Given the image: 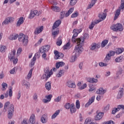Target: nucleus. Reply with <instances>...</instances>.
I'll list each match as a JSON object with an SVG mask.
<instances>
[{
  "label": "nucleus",
  "instance_id": "nucleus-44",
  "mask_svg": "<svg viewBox=\"0 0 124 124\" xmlns=\"http://www.w3.org/2000/svg\"><path fill=\"white\" fill-rule=\"evenodd\" d=\"M76 106L77 109H80V101L79 100H77L76 103Z\"/></svg>",
  "mask_w": 124,
  "mask_h": 124
},
{
  "label": "nucleus",
  "instance_id": "nucleus-46",
  "mask_svg": "<svg viewBox=\"0 0 124 124\" xmlns=\"http://www.w3.org/2000/svg\"><path fill=\"white\" fill-rule=\"evenodd\" d=\"M78 0H71L70 4V5H75Z\"/></svg>",
  "mask_w": 124,
  "mask_h": 124
},
{
  "label": "nucleus",
  "instance_id": "nucleus-52",
  "mask_svg": "<svg viewBox=\"0 0 124 124\" xmlns=\"http://www.w3.org/2000/svg\"><path fill=\"white\" fill-rule=\"evenodd\" d=\"M65 12L64 11L61 12L60 13V19H63L64 18Z\"/></svg>",
  "mask_w": 124,
  "mask_h": 124
},
{
  "label": "nucleus",
  "instance_id": "nucleus-1",
  "mask_svg": "<svg viewBox=\"0 0 124 124\" xmlns=\"http://www.w3.org/2000/svg\"><path fill=\"white\" fill-rule=\"evenodd\" d=\"M83 51V47L81 46L78 45L75 46V48L74 51L72 53V56L70 60L71 62H74L76 59H77V57H79L80 53L81 52Z\"/></svg>",
  "mask_w": 124,
  "mask_h": 124
},
{
  "label": "nucleus",
  "instance_id": "nucleus-27",
  "mask_svg": "<svg viewBox=\"0 0 124 124\" xmlns=\"http://www.w3.org/2000/svg\"><path fill=\"white\" fill-rule=\"evenodd\" d=\"M124 60V56H120L115 59L116 62H122Z\"/></svg>",
  "mask_w": 124,
  "mask_h": 124
},
{
  "label": "nucleus",
  "instance_id": "nucleus-28",
  "mask_svg": "<svg viewBox=\"0 0 124 124\" xmlns=\"http://www.w3.org/2000/svg\"><path fill=\"white\" fill-rule=\"evenodd\" d=\"M22 85H24V86H25V87L29 89L30 88V82H28V81L26 80H22Z\"/></svg>",
  "mask_w": 124,
  "mask_h": 124
},
{
  "label": "nucleus",
  "instance_id": "nucleus-38",
  "mask_svg": "<svg viewBox=\"0 0 124 124\" xmlns=\"http://www.w3.org/2000/svg\"><path fill=\"white\" fill-rule=\"evenodd\" d=\"M5 50H6V46H0V51L1 53H4Z\"/></svg>",
  "mask_w": 124,
  "mask_h": 124
},
{
  "label": "nucleus",
  "instance_id": "nucleus-13",
  "mask_svg": "<svg viewBox=\"0 0 124 124\" xmlns=\"http://www.w3.org/2000/svg\"><path fill=\"white\" fill-rule=\"evenodd\" d=\"M103 116H104V112L98 113L95 116V120L99 121V120H101Z\"/></svg>",
  "mask_w": 124,
  "mask_h": 124
},
{
  "label": "nucleus",
  "instance_id": "nucleus-48",
  "mask_svg": "<svg viewBox=\"0 0 124 124\" xmlns=\"http://www.w3.org/2000/svg\"><path fill=\"white\" fill-rule=\"evenodd\" d=\"M69 47H70V43H69V42L67 43L65 46H63V49L66 50L68 49Z\"/></svg>",
  "mask_w": 124,
  "mask_h": 124
},
{
  "label": "nucleus",
  "instance_id": "nucleus-61",
  "mask_svg": "<svg viewBox=\"0 0 124 124\" xmlns=\"http://www.w3.org/2000/svg\"><path fill=\"white\" fill-rule=\"evenodd\" d=\"M21 124H28V120L27 119H24L21 122Z\"/></svg>",
  "mask_w": 124,
  "mask_h": 124
},
{
  "label": "nucleus",
  "instance_id": "nucleus-5",
  "mask_svg": "<svg viewBox=\"0 0 124 124\" xmlns=\"http://www.w3.org/2000/svg\"><path fill=\"white\" fill-rule=\"evenodd\" d=\"M111 30H112L114 31H123L124 28H123V25H122V24L117 23L116 25L111 26Z\"/></svg>",
  "mask_w": 124,
  "mask_h": 124
},
{
  "label": "nucleus",
  "instance_id": "nucleus-16",
  "mask_svg": "<svg viewBox=\"0 0 124 124\" xmlns=\"http://www.w3.org/2000/svg\"><path fill=\"white\" fill-rule=\"evenodd\" d=\"M52 97H53V95H52V94H49L47 96H46L45 97L46 99H43V102L44 103H47V102H49V101H51V99H52Z\"/></svg>",
  "mask_w": 124,
  "mask_h": 124
},
{
  "label": "nucleus",
  "instance_id": "nucleus-45",
  "mask_svg": "<svg viewBox=\"0 0 124 124\" xmlns=\"http://www.w3.org/2000/svg\"><path fill=\"white\" fill-rule=\"evenodd\" d=\"M32 75V69L30 70V72L28 75V79H31V75Z\"/></svg>",
  "mask_w": 124,
  "mask_h": 124
},
{
  "label": "nucleus",
  "instance_id": "nucleus-30",
  "mask_svg": "<svg viewBox=\"0 0 124 124\" xmlns=\"http://www.w3.org/2000/svg\"><path fill=\"white\" fill-rule=\"evenodd\" d=\"M52 9L55 12H59V11H61V9L57 6H53L52 7Z\"/></svg>",
  "mask_w": 124,
  "mask_h": 124
},
{
  "label": "nucleus",
  "instance_id": "nucleus-55",
  "mask_svg": "<svg viewBox=\"0 0 124 124\" xmlns=\"http://www.w3.org/2000/svg\"><path fill=\"white\" fill-rule=\"evenodd\" d=\"M22 48L19 47L17 50V53H16V55L17 56H20V54H21V52H22Z\"/></svg>",
  "mask_w": 124,
  "mask_h": 124
},
{
  "label": "nucleus",
  "instance_id": "nucleus-60",
  "mask_svg": "<svg viewBox=\"0 0 124 124\" xmlns=\"http://www.w3.org/2000/svg\"><path fill=\"white\" fill-rule=\"evenodd\" d=\"M74 31H76L78 33V34H79V33H80V32L82 31V29H74Z\"/></svg>",
  "mask_w": 124,
  "mask_h": 124
},
{
  "label": "nucleus",
  "instance_id": "nucleus-12",
  "mask_svg": "<svg viewBox=\"0 0 124 124\" xmlns=\"http://www.w3.org/2000/svg\"><path fill=\"white\" fill-rule=\"evenodd\" d=\"M13 21H14V18L13 17H7L2 22V25H8L9 23H12Z\"/></svg>",
  "mask_w": 124,
  "mask_h": 124
},
{
  "label": "nucleus",
  "instance_id": "nucleus-49",
  "mask_svg": "<svg viewBox=\"0 0 124 124\" xmlns=\"http://www.w3.org/2000/svg\"><path fill=\"white\" fill-rule=\"evenodd\" d=\"M99 66L103 67V66H107V65H108V64L106 63L100 62L99 63Z\"/></svg>",
  "mask_w": 124,
  "mask_h": 124
},
{
  "label": "nucleus",
  "instance_id": "nucleus-17",
  "mask_svg": "<svg viewBox=\"0 0 124 124\" xmlns=\"http://www.w3.org/2000/svg\"><path fill=\"white\" fill-rule=\"evenodd\" d=\"M15 55H16V51L13 50L11 52V53H9L8 55L9 59H10V61H12L13 60H14V58H15Z\"/></svg>",
  "mask_w": 124,
  "mask_h": 124
},
{
  "label": "nucleus",
  "instance_id": "nucleus-21",
  "mask_svg": "<svg viewBox=\"0 0 124 124\" xmlns=\"http://www.w3.org/2000/svg\"><path fill=\"white\" fill-rule=\"evenodd\" d=\"M47 120L48 115L46 114H44L41 119V121L43 124H46V122L48 121Z\"/></svg>",
  "mask_w": 124,
  "mask_h": 124
},
{
  "label": "nucleus",
  "instance_id": "nucleus-8",
  "mask_svg": "<svg viewBox=\"0 0 124 124\" xmlns=\"http://www.w3.org/2000/svg\"><path fill=\"white\" fill-rule=\"evenodd\" d=\"M54 53L55 55V60H60L61 59H62L64 57L63 54H62V53L59 52L58 50H54Z\"/></svg>",
  "mask_w": 124,
  "mask_h": 124
},
{
  "label": "nucleus",
  "instance_id": "nucleus-58",
  "mask_svg": "<svg viewBox=\"0 0 124 124\" xmlns=\"http://www.w3.org/2000/svg\"><path fill=\"white\" fill-rule=\"evenodd\" d=\"M30 19H32L34 16H35V15L33 13L32 11H31L30 15Z\"/></svg>",
  "mask_w": 124,
  "mask_h": 124
},
{
  "label": "nucleus",
  "instance_id": "nucleus-34",
  "mask_svg": "<svg viewBox=\"0 0 124 124\" xmlns=\"http://www.w3.org/2000/svg\"><path fill=\"white\" fill-rule=\"evenodd\" d=\"M124 51V48H118L116 51V53L117 55H120V54H122Z\"/></svg>",
  "mask_w": 124,
  "mask_h": 124
},
{
  "label": "nucleus",
  "instance_id": "nucleus-54",
  "mask_svg": "<svg viewBox=\"0 0 124 124\" xmlns=\"http://www.w3.org/2000/svg\"><path fill=\"white\" fill-rule=\"evenodd\" d=\"M95 25V24L94 23V22H92L91 24L89 26V27L90 30H93Z\"/></svg>",
  "mask_w": 124,
  "mask_h": 124
},
{
  "label": "nucleus",
  "instance_id": "nucleus-50",
  "mask_svg": "<svg viewBox=\"0 0 124 124\" xmlns=\"http://www.w3.org/2000/svg\"><path fill=\"white\" fill-rule=\"evenodd\" d=\"M61 99H62V96H58L57 98H56L54 99V101H55V102H60Z\"/></svg>",
  "mask_w": 124,
  "mask_h": 124
},
{
  "label": "nucleus",
  "instance_id": "nucleus-51",
  "mask_svg": "<svg viewBox=\"0 0 124 124\" xmlns=\"http://www.w3.org/2000/svg\"><path fill=\"white\" fill-rule=\"evenodd\" d=\"M87 88V84L84 83L82 86H81L80 87L78 88L79 90H84V89H86Z\"/></svg>",
  "mask_w": 124,
  "mask_h": 124
},
{
  "label": "nucleus",
  "instance_id": "nucleus-47",
  "mask_svg": "<svg viewBox=\"0 0 124 124\" xmlns=\"http://www.w3.org/2000/svg\"><path fill=\"white\" fill-rule=\"evenodd\" d=\"M9 95L10 97H11L13 95L12 86H11L10 88L9 89Z\"/></svg>",
  "mask_w": 124,
  "mask_h": 124
},
{
  "label": "nucleus",
  "instance_id": "nucleus-62",
  "mask_svg": "<svg viewBox=\"0 0 124 124\" xmlns=\"http://www.w3.org/2000/svg\"><path fill=\"white\" fill-rule=\"evenodd\" d=\"M46 56H47V55L45 52H44V54L42 55V57L44 58V60H46V61L48 60V59L46 58Z\"/></svg>",
  "mask_w": 124,
  "mask_h": 124
},
{
  "label": "nucleus",
  "instance_id": "nucleus-4",
  "mask_svg": "<svg viewBox=\"0 0 124 124\" xmlns=\"http://www.w3.org/2000/svg\"><path fill=\"white\" fill-rule=\"evenodd\" d=\"M44 72L46 80H48V79L51 77L52 74H53V70L52 69L50 70L49 67H46L45 68Z\"/></svg>",
  "mask_w": 124,
  "mask_h": 124
},
{
  "label": "nucleus",
  "instance_id": "nucleus-57",
  "mask_svg": "<svg viewBox=\"0 0 124 124\" xmlns=\"http://www.w3.org/2000/svg\"><path fill=\"white\" fill-rule=\"evenodd\" d=\"M92 84H94V83H97L98 82V80L97 79H95L93 78H92Z\"/></svg>",
  "mask_w": 124,
  "mask_h": 124
},
{
  "label": "nucleus",
  "instance_id": "nucleus-6",
  "mask_svg": "<svg viewBox=\"0 0 124 124\" xmlns=\"http://www.w3.org/2000/svg\"><path fill=\"white\" fill-rule=\"evenodd\" d=\"M72 42H74L75 43H76V42H77L78 45H77V46H78V45H79V46H81V47H82V45H83V43H84V39H83V38L82 37L75 39V37H72Z\"/></svg>",
  "mask_w": 124,
  "mask_h": 124
},
{
  "label": "nucleus",
  "instance_id": "nucleus-63",
  "mask_svg": "<svg viewBox=\"0 0 124 124\" xmlns=\"http://www.w3.org/2000/svg\"><path fill=\"white\" fill-rule=\"evenodd\" d=\"M83 38V40H84V39H87V38H89V34H87V33L84 34L83 38Z\"/></svg>",
  "mask_w": 124,
  "mask_h": 124
},
{
  "label": "nucleus",
  "instance_id": "nucleus-43",
  "mask_svg": "<svg viewBox=\"0 0 124 124\" xmlns=\"http://www.w3.org/2000/svg\"><path fill=\"white\" fill-rule=\"evenodd\" d=\"M96 2H94V1L92 0V3L89 4L87 7L88 9H90L91 7H93V6L95 4Z\"/></svg>",
  "mask_w": 124,
  "mask_h": 124
},
{
  "label": "nucleus",
  "instance_id": "nucleus-36",
  "mask_svg": "<svg viewBox=\"0 0 124 124\" xmlns=\"http://www.w3.org/2000/svg\"><path fill=\"white\" fill-rule=\"evenodd\" d=\"M73 8H71L69 10V11L65 14V16L68 17L72 12H73Z\"/></svg>",
  "mask_w": 124,
  "mask_h": 124
},
{
  "label": "nucleus",
  "instance_id": "nucleus-31",
  "mask_svg": "<svg viewBox=\"0 0 124 124\" xmlns=\"http://www.w3.org/2000/svg\"><path fill=\"white\" fill-rule=\"evenodd\" d=\"M45 87L47 91H50L51 90V83L50 82H46Z\"/></svg>",
  "mask_w": 124,
  "mask_h": 124
},
{
  "label": "nucleus",
  "instance_id": "nucleus-40",
  "mask_svg": "<svg viewBox=\"0 0 124 124\" xmlns=\"http://www.w3.org/2000/svg\"><path fill=\"white\" fill-rule=\"evenodd\" d=\"M123 73V68H121V67H118V71L117 72V75H121Z\"/></svg>",
  "mask_w": 124,
  "mask_h": 124
},
{
  "label": "nucleus",
  "instance_id": "nucleus-14",
  "mask_svg": "<svg viewBox=\"0 0 124 124\" xmlns=\"http://www.w3.org/2000/svg\"><path fill=\"white\" fill-rule=\"evenodd\" d=\"M62 23V20L61 19H59L58 20L56 21L54 24L52 26V30H55L57 28L60 27Z\"/></svg>",
  "mask_w": 124,
  "mask_h": 124
},
{
  "label": "nucleus",
  "instance_id": "nucleus-11",
  "mask_svg": "<svg viewBox=\"0 0 124 124\" xmlns=\"http://www.w3.org/2000/svg\"><path fill=\"white\" fill-rule=\"evenodd\" d=\"M64 64H65V63L62 62H57L56 63V68H53V71H57V70H58V68H60V67H62V66H63L64 65Z\"/></svg>",
  "mask_w": 124,
  "mask_h": 124
},
{
  "label": "nucleus",
  "instance_id": "nucleus-25",
  "mask_svg": "<svg viewBox=\"0 0 124 124\" xmlns=\"http://www.w3.org/2000/svg\"><path fill=\"white\" fill-rule=\"evenodd\" d=\"M24 23V17H21L19 18L18 21L17 22L16 25L17 27H20L22 24Z\"/></svg>",
  "mask_w": 124,
  "mask_h": 124
},
{
  "label": "nucleus",
  "instance_id": "nucleus-35",
  "mask_svg": "<svg viewBox=\"0 0 124 124\" xmlns=\"http://www.w3.org/2000/svg\"><path fill=\"white\" fill-rule=\"evenodd\" d=\"M9 104H10V102H7L5 103V104L4 106V109H3L4 112H6V111H7V110L6 109V108H7V107H8V106H9Z\"/></svg>",
  "mask_w": 124,
  "mask_h": 124
},
{
  "label": "nucleus",
  "instance_id": "nucleus-32",
  "mask_svg": "<svg viewBox=\"0 0 124 124\" xmlns=\"http://www.w3.org/2000/svg\"><path fill=\"white\" fill-rule=\"evenodd\" d=\"M59 114H60V110H57L51 116V119L52 120L55 119L56 117H57V116H58V115H59Z\"/></svg>",
  "mask_w": 124,
  "mask_h": 124
},
{
  "label": "nucleus",
  "instance_id": "nucleus-24",
  "mask_svg": "<svg viewBox=\"0 0 124 124\" xmlns=\"http://www.w3.org/2000/svg\"><path fill=\"white\" fill-rule=\"evenodd\" d=\"M124 96V88H121L119 91V93L117 96V99H120Z\"/></svg>",
  "mask_w": 124,
  "mask_h": 124
},
{
  "label": "nucleus",
  "instance_id": "nucleus-20",
  "mask_svg": "<svg viewBox=\"0 0 124 124\" xmlns=\"http://www.w3.org/2000/svg\"><path fill=\"white\" fill-rule=\"evenodd\" d=\"M106 16H107V14L105 13H100L98 15V17L100 20L102 21H104L105 20V18H106Z\"/></svg>",
  "mask_w": 124,
  "mask_h": 124
},
{
  "label": "nucleus",
  "instance_id": "nucleus-37",
  "mask_svg": "<svg viewBox=\"0 0 124 124\" xmlns=\"http://www.w3.org/2000/svg\"><path fill=\"white\" fill-rule=\"evenodd\" d=\"M1 86L2 87V90L3 91V92H4V91L6 90V88H7V84H6V83L3 82L1 84Z\"/></svg>",
  "mask_w": 124,
  "mask_h": 124
},
{
  "label": "nucleus",
  "instance_id": "nucleus-9",
  "mask_svg": "<svg viewBox=\"0 0 124 124\" xmlns=\"http://www.w3.org/2000/svg\"><path fill=\"white\" fill-rule=\"evenodd\" d=\"M115 54V51H110L109 53L107 55L106 58H105L104 60V62H108L111 60V57H112V56H114Z\"/></svg>",
  "mask_w": 124,
  "mask_h": 124
},
{
  "label": "nucleus",
  "instance_id": "nucleus-39",
  "mask_svg": "<svg viewBox=\"0 0 124 124\" xmlns=\"http://www.w3.org/2000/svg\"><path fill=\"white\" fill-rule=\"evenodd\" d=\"M62 40L60 37L58 38L57 45H58V46H61L62 45Z\"/></svg>",
  "mask_w": 124,
  "mask_h": 124
},
{
  "label": "nucleus",
  "instance_id": "nucleus-56",
  "mask_svg": "<svg viewBox=\"0 0 124 124\" xmlns=\"http://www.w3.org/2000/svg\"><path fill=\"white\" fill-rule=\"evenodd\" d=\"M16 67L14 68L13 69L10 70V73L11 74H15V73H16Z\"/></svg>",
  "mask_w": 124,
  "mask_h": 124
},
{
  "label": "nucleus",
  "instance_id": "nucleus-59",
  "mask_svg": "<svg viewBox=\"0 0 124 124\" xmlns=\"http://www.w3.org/2000/svg\"><path fill=\"white\" fill-rule=\"evenodd\" d=\"M70 103H66L65 105V108H66V109H70Z\"/></svg>",
  "mask_w": 124,
  "mask_h": 124
},
{
  "label": "nucleus",
  "instance_id": "nucleus-29",
  "mask_svg": "<svg viewBox=\"0 0 124 124\" xmlns=\"http://www.w3.org/2000/svg\"><path fill=\"white\" fill-rule=\"evenodd\" d=\"M17 38H18V34L11 35L9 37L10 40H15V39H17Z\"/></svg>",
  "mask_w": 124,
  "mask_h": 124
},
{
  "label": "nucleus",
  "instance_id": "nucleus-33",
  "mask_svg": "<svg viewBox=\"0 0 124 124\" xmlns=\"http://www.w3.org/2000/svg\"><path fill=\"white\" fill-rule=\"evenodd\" d=\"M107 43H108V40H104L103 42H102L101 44L102 48H104V46L107 45Z\"/></svg>",
  "mask_w": 124,
  "mask_h": 124
},
{
  "label": "nucleus",
  "instance_id": "nucleus-53",
  "mask_svg": "<svg viewBox=\"0 0 124 124\" xmlns=\"http://www.w3.org/2000/svg\"><path fill=\"white\" fill-rule=\"evenodd\" d=\"M63 75V74L62 73V72L60 71L59 72L58 74L56 75L57 77L60 78L62 77Z\"/></svg>",
  "mask_w": 124,
  "mask_h": 124
},
{
  "label": "nucleus",
  "instance_id": "nucleus-7",
  "mask_svg": "<svg viewBox=\"0 0 124 124\" xmlns=\"http://www.w3.org/2000/svg\"><path fill=\"white\" fill-rule=\"evenodd\" d=\"M13 113H14V105L11 104L8 110V119H12V117H13Z\"/></svg>",
  "mask_w": 124,
  "mask_h": 124
},
{
  "label": "nucleus",
  "instance_id": "nucleus-23",
  "mask_svg": "<svg viewBox=\"0 0 124 124\" xmlns=\"http://www.w3.org/2000/svg\"><path fill=\"white\" fill-rule=\"evenodd\" d=\"M66 85L67 87H68L69 88H71L72 89H74V88L76 87L75 83L72 82V81H68L67 82Z\"/></svg>",
  "mask_w": 124,
  "mask_h": 124
},
{
  "label": "nucleus",
  "instance_id": "nucleus-22",
  "mask_svg": "<svg viewBox=\"0 0 124 124\" xmlns=\"http://www.w3.org/2000/svg\"><path fill=\"white\" fill-rule=\"evenodd\" d=\"M35 123V115L32 114L29 120V124H34Z\"/></svg>",
  "mask_w": 124,
  "mask_h": 124
},
{
  "label": "nucleus",
  "instance_id": "nucleus-3",
  "mask_svg": "<svg viewBox=\"0 0 124 124\" xmlns=\"http://www.w3.org/2000/svg\"><path fill=\"white\" fill-rule=\"evenodd\" d=\"M124 0H121V4L119 8L116 10L115 15L114 17L113 20L115 21L118 19V17L120 16L121 14V10H124Z\"/></svg>",
  "mask_w": 124,
  "mask_h": 124
},
{
  "label": "nucleus",
  "instance_id": "nucleus-19",
  "mask_svg": "<svg viewBox=\"0 0 124 124\" xmlns=\"http://www.w3.org/2000/svg\"><path fill=\"white\" fill-rule=\"evenodd\" d=\"M100 48V45L99 44L93 43L91 45V50L93 51L95 49H98Z\"/></svg>",
  "mask_w": 124,
  "mask_h": 124
},
{
  "label": "nucleus",
  "instance_id": "nucleus-64",
  "mask_svg": "<svg viewBox=\"0 0 124 124\" xmlns=\"http://www.w3.org/2000/svg\"><path fill=\"white\" fill-rule=\"evenodd\" d=\"M71 113H75L76 112V108H70Z\"/></svg>",
  "mask_w": 124,
  "mask_h": 124
},
{
  "label": "nucleus",
  "instance_id": "nucleus-26",
  "mask_svg": "<svg viewBox=\"0 0 124 124\" xmlns=\"http://www.w3.org/2000/svg\"><path fill=\"white\" fill-rule=\"evenodd\" d=\"M43 26H41L39 28H37L36 30L35 31L34 33L35 34H39L42 31H43Z\"/></svg>",
  "mask_w": 124,
  "mask_h": 124
},
{
  "label": "nucleus",
  "instance_id": "nucleus-15",
  "mask_svg": "<svg viewBox=\"0 0 124 124\" xmlns=\"http://www.w3.org/2000/svg\"><path fill=\"white\" fill-rule=\"evenodd\" d=\"M106 92H107L106 89H104L103 88H100L96 91V93L97 94H104Z\"/></svg>",
  "mask_w": 124,
  "mask_h": 124
},
{
  "label": "nucleus",
  "instance_id": "nucleus-2",
  "mask_svg": "<svg viewBox=\"0 0 124 124\" xmlns=\"http://www.w3.org/2000/svg\"><path fill=\"white\" fill-rule=\"evenodd\" d=\"M18 40L22 42L24 46H27L29 44V37L23 33L19 34L18 35Z\"/></svg>",
  "mask_w": 124,
  "mask_h": 124
},
{
  "label": "nucleus",
  "instance_id": "nucleus-42",
  "mask_svg": "<svg viewBox=\"0 0 124 124\" xmlns=\"http://www.w3.org/2000/svg\"><path fill=\"white\" fill-rule=\"evenodd\" d=\"M35 61H36V57H35V56H34L31 62V66H33L34 65V63H35Z\"/></svg>",
  "mask_w": 124,
  "mask_h": 124
},
{
  "label": "nucleus",
  "instance_id": "nucleus-41",
  "mask_svg": "<svg viewBox=\"0 0 124 124\" xmlns=\"http://www.w3.org/2000/svg\"><path fill=\"white\" fill-rule=\"evenodd\" d=\"M59 32H60V31L59 30H57L56 31H52V34L53 35V37L55 38L56 37V35H58L59 34Z\"/></svg>",
  "mask_w": 124,
  "mask_h": 124
},
{
  "label": "nucleus",
  "instance_id": "nucleus-10",
  "mask_svg": "<svg viewBox=\"0 0 124 124\" xmlns=\"http://www.w3.org/2000/svg\"><path fill=\"white\" fill-rule=\"evenodd\" d=\"M50 48H51L50 45L44 46L39 49V53L42 54L43 52H48L50 50Z\"/></svg>",
  "mask_w": 124,
  "mask_h": 124
},
{
  "label": "nucleus",
  "instance_id": "nucleus-18",
  "mask_svg": "<svg viewBox=\"0 0 124 124\" xmlns=\"http://www.w3.org/2000/svg\"><path fill=\"white\" fill-rule=\"evenodd\" d=\"M95 98V96L93 95L92 96L89 100L88 102L85 105V107H89L93 102L94 101V99Z\"/></svg>",
  "mask_w": 124,
  "mask_h": 124
}]
</instances>
